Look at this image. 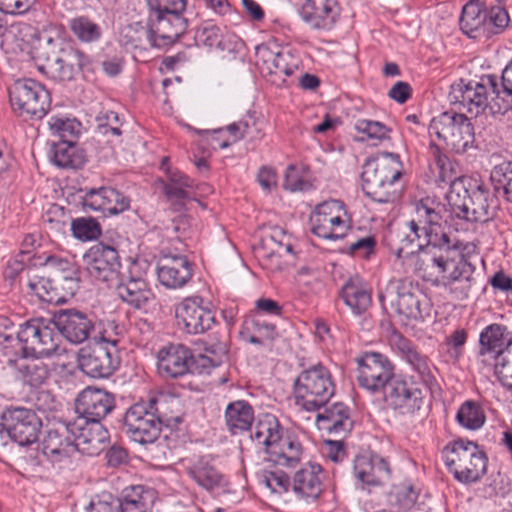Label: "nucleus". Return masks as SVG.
<instances>
[{
    "label": "nucleus",
    "instance_id": "49530a36",
    "mask_svg": "<svg viewBox=\"0 0 512 512\" xmlns=\"http://www.w3.org/2000/svg\"><path fill=\"white\" fill-rule=\"evenodd\" d=\"M430 170L435 176V182L441 184H449L464 177L458 176L450 159L441 151L440 147L435 143L429 145Z\"/></svg>",
    "mask_w": 512,
    "mask_h": 512
},
{
    "label": "nucleus",
    "instance_id": "0e129e2a",
    "mask_svg": "<svg viewBox=\"0 0 512 512\" xmlns=\"http://www.w3.org/2000/svg\"><path fill=\"white\" fill-rule=\"evenodd\" d=\"M355 129L367 136L368 139L384 140L389 138L391 131L386 125L379 121L358 119L355 123Z\"/></svg>",
    "mask_w": 512,
    "mask_h": 512
},
{
    "label": "nucleus",
    "instance_id": "5701e85b",
    "mask_svg": "<svg viewBox=\"0 0 512 512\" xmlns=\"http://www.w3.org/2000/svg\"><path fill=\"white\" fill-rule=\"evenodd\" d=\"M193 354L183 344L170 343L157 353V369L164 378L176 379L192 373Z\"/></svg>",
    "mask_w": 512,
    "mask_h": 512
},
{
    "label": "nucleus",
    "instance_id": "423d86ee",
    "mask_svg": "<svg viewBox=\"0 0 512 512\" xmlns=\"http://www.w3.org/2000/svg\"><path fill=\"white\" fill-rule=\"evenodd\" d=\"M441 455L448 470L462 483L476 482L486 473V454L473 441L454 440Z\"/></svg>",
    "mask_w": 512,
    "mask_h": 512
},
{
    "label": "nucleus",
    "instance_id": "f257e3e1",
    "mask_svg": "<svg viewBox=\"0 0 512 512\" xmlns=\"http://www.w3.org/2000/svg\"><path fill=\"white\" fill-rule=\"evenodd\" d=\"M444 212V205L429 198L416 201L405 224L407 230L391 231L387 243L401 265L416 260L415 271L434 276L433 285L462 301L476 284V267L462 253L453 251L456 243L446 231Z\"/></svg>",
    "mask_w": 512,
    "mask_h": 512
},
{
    "label": "nucleus",
    "instance_id": "f03ea898",
    "mask_svg": "<svg viewBox=\"0 0 512 512\" xmlns=\"http://www.w3.org/2000/svg\"><path fill=\"white\" fill-rule=\"evenodd\" d=\"M402 176L400 156L392 152L378 153L368 158L361 173L362 190L378 203H395L400 198L399 179Z\"/></svg>",
    "mask_w": 512,
    "mask_h": 512
},
{
    "label": "nucleus",
    "instance_id": "a878e982",
    "mask_svg": "<svg viewBox=\"0 0 512 512\" xmlns=\"http://www.w3.org/2000/svg\"><path fill=\"white\" fill-rule=\"evenodd\" d=\"M341 6L338 0H304L300 16L315 30H331L338 21Z\"/></svg>",
    "mask_w": 512,
    "mask_h": 512
},
{
    "label": "nucleus",
    "instance_id": "c756f323",
    "mask_svg": "<svg viewBox=\"0 0 512 512\" xmlns=\"http://www.w3.org/2000/svg\"><path fill=\"white\" fill-rule=\"evenodd\" d=\"M304 449L298 437L289 430L285 435L270 448L268 461L276 466L284 468H295L302 460Z\"/></svg>",
    "mask_w": 512,
    "mask_h": 512
},
{
    "label": "nucleus",
    "instance_id": "4468645a",
    "mask_svg": "<svg viewBox=\"0 0 512 512\" xmlns=\"http://www.w3.org/2000/svg\"><path fill=\"white\" fill-rule=\"evenodd\" d=\"M388 343L392 351L417 374L420 383L432 391L437 385V368L430 358L396 330L390 334Z\"/></svg>",
    "mask_w": 512,
    "mask_h": 512
},
{
    "label": "nucleus",
    "instance_id": "393cba45",
    "mask_svg": "<svg viewBox=\"0 0 512 512\" xmlns=\"http://www.w3.org/2000/svg\"><path fill=\"white\" fill-rule=\"evenodd\" d=\"M82 205L104 216L117 215L130 208V199L114 188L100 187L88 190L82 197Z\"/></svg>",
    "mask_w": 512,
    "mask_h": 512
},
{
    "label": "nucleus",
    "instance_id": "3c124183",
    "mask_svg": "<svg viewBox=\"0 0 512 512\" xmlns=\"http://www.w3.org/2000/svg\"><path fill=\"white\" fill-rule=\"evenodd\" d=\"M471 179L463 178L456 180L449 185V191L446 194V200L451 208L452 213L459 219H462L460 214L467 213L469 198L471 192Z\"/></svg>",
    "mask_w": 512,
    "mask_h": 512
},
{
    "label": "nucleus",
    "instance_id": "79ce46f5",
    "mask_svg": "<svg viewBox=\"0 0 512 512\" xmlns=\"http://www.w3.org/2000/svg\"><path fill=\"white\" fill-rule=\"evenodd\" d=\"M146 401L160 420L161 427L166 426L173 429L182 422L180 400L178 398L160 395L159 397H151Z\"/></svg>",
    "mask_w": 512,
    "mask_h": 512
},
{
    "label": "nucleus",
    "instance_id": "72a5a7b5",
    "mask_svg": "<svg viewBox=\"0 0 512 512\" xmlns=\"http://www.w3.org/2000/svg\"><path fill=\"white\" fill-rule=\"evenodd\" d=\"M353 472L362 484L377 486L390 471L387 461L383 458L359 455L354 459Z\"/></svg>",
    "mask_w": 512,
    "mask_h": 512
},
{
    "label": "nucleus",
    "instance_id": "39448f33",
    "mask_svg": "<svg viewBox=\"0 0 512 512\" xmlns=\"http://www.w3.org/2000/svg\"><path fill=\"white\" fill-rule=\"evenodd\" d=\"M295 405L307 412L324 407L335 393L330 371L321 363L304 369L293 384Z\"/></svg>",
    "mask_w": 512,
    "mask_h": 512
},
{
    "label": "nucleus",
    "instance_id": "cd10ccee",
    "mask_svg": "<svg viewBox=\"0 0 512 512\" xmlns=\"http://www.w3.org/2000/svg\"><path fill=\"white\" fill-rule=\"evenodd\" d=\"M193 270L186 256H166L157 268L159 282L170 289L185 286L191 280Z\"/></svg>",
    "mask_w": 512,
    "mask_h": 512
},
{
    "label": "nucleus",
    "instance_id": "ea45409f",
    "mask_svg": "<svg viewBox=\"0 0 512 512\" xmlns=\"http://www.w3.org/2000/svg\"><path fill=\"white\" fill-rule=\"evenodd\" d=\"M30 290L43 302L49 304L65 303L68 297L75 294V290H68L64 282L55 281L50 276L40 277L37 281H29Z\"/></svg>",
    "mask_w": 512,
    "mask_h": 512
},
{
    "label": "nucleus",
    "instance_id": "0eeeda50",
    "mask_svg": "<svg viewBox=\"0 0 512 512\" xmlns=\"http://www.w3.org/2000/svg\"><path fill=\"white\" fill-rule=\"evenodd\" d=\"M17 339L25 357L37 359L59 355L60 336L55 321L32 318L20 325Z\"/></svg>",
    "mask_w": 512,
    "mask_h": 512
},
{
    "label": "nucleus",
    "instance_id": "37998d69",
    "mask_svg": "<svg viewBox=\"0 0 512 512\" xmlns=\"http://www.w3.org/2000/svg\"><path fill=\"white\" fill-rule=\"evenodd\" d=\"M459 25L470 38L489 37L486 16L478 4L469 2L463 7Z\"/></svg>",
    "mask_w": 512,
    "mask_h": 512
},
{
    "label": "nucleus",
    "instance_id": "603ef678",
    "mask_svg": "<svg viewBox=\"0 0 512 512\" xmlns=\"http://www.w3.org/2000/svg\"><path fill=\"white\" fill-rule=\"evenodd\" d=\"M455 419L461 427L475 431L485 424L486 416L479 403L467 400L459 407Z\"/></svg>",
    "mask_w": 512,
    "mask_h": 512
},
{
    "label": "nucleus",
    "instance_id": "a211bd4d",
    "mask_svg": "<svg viewBox=\"0 0 512 512\" xmlns=\"http://www.w3.org/2000/svg\"><path fill=\"white\" fill-rule=\"evenodd\" d=\"M139 266L138 260H132L128 272H122L119 280L112 285L120 299L136 309L145 308L154 298L152 290L138 271Z\"/></svg>",
    "mask_w": 512,
    "mask_h": 512
},
{
    "label": "nucleus",
    "instance_id": "e433bc0d",
    "mask_svg": "<svg viewBox=\"0 0 512 512\" xmlns=\"http://www.w3.org/2000/svg\"><path fill=\"white\" fill-rule=\"evenodd\" d=\"M157 499L156 491L145 485H132L123 489L118 500L121 512H148Z\"/></svg>",
    "mask_w": 512,
    "mask_h": 512
},
{
    "label": "nucleus",
    "instance_id": "9b49d317",
    "mask_svg": "<svg viewBox=\"0 0 512 512\" xmlns=\"http://www.w3.org/2000/svg\"><path fill=\"white\" fill-rule=\"evenodd\" d=\"M429 133L443 140L457 154L465 153L475 140L470 119L454 111H445L434 117L429 125Z\"/></svg>",
    "mask_w": 512,
    "mask_h": 512
},
{
    "label": "nucleus",
    "instance_id": "20e7f679",
    "mask_svg": "<svg viewBox=\"0 0 512 512\" xmlns=\"http://www.w3.org/2000/svg\"><path fill=\"white\" fill-rule=\"evenodd\" d=\"M378 299L384 310L389 304L404 325L423 322L429 316L430 306L425 296L407 280H390L378 293Z\"/></svg>",
    "mask_w": 512,
    "mask_h": 512
},
{
    "label": "nucleus",
    "instance_id": "b1692460",
    "mask_svg": "<svg viewBox=\"0 0 512 512\" xmlns=\"http://www.w3.org/2000/svg\"><path fill=\"white\" fill-rule=\"evenodd\" d=\"M57 332L72 344H81L88 340L94 330L93 319L77 309L61 310L54 316Z\"/></svg>",
    "mask_w": 512,
    "mask_h": 512
},
{
    "label": "nucleus",
    "instance_id": "473e14b6",
    "mask_svg": "<svg viewBox=\"0 0 512 512\" xmlns=\"http://www.w3.org/2000/svg\"><path fill=\"white\" fill-rule=\"evenodd\" d=\"M183 466L187 475L206 490H212L220 484L221 474L209 455L184 460Z\"/></svg>",
    "mask_w": 512,
    "mask_h": 512
},
{
    "label": "nucleus",
    "instance_id": "bf43d9fd",
    "mask_svg": "<svg viewBox=\"0 0 512 512\" xmlns=\"http://www.w3.org/2000/svg\"><path fill=\"white\" fill-rule=\"evenodd\" d=\"M484 13L489 37L503 32L510 22L509 14L501 1H497V4L485 8Z\"/></svg>",
    "mask_w": 512,
    "mask_h": 512
},
{
    "label": "nucleus",
    "instance_id": "5fc2aeb1",
    "mask_svg": "<svg viewBox=\"0 0 512 512\" xmlns=\"http://www.w3.org/2000/svg\"><path fill=\"white\" fill-rule=\"evenodd\" d=\"M48 125L53 135L58 136L60 140L71 139V142H76L82 128L80 121L66 115L50 117Z\"/></svg>",
    "mask_w": 512,
    "mask_h": 512
},
{
    "label": "nucleus",
    "instance_id": "f8f14e48",
    "mask_svg": "<svg viewBox=\"0 0 512 512\" xmlns=\"http://www.w3.org/2000/svg\"><path fill=\"white\" fill-rule=\"evenodd\" d=\"M355 361L357 383L371 394H380L396 376L395 365L380 352H365Z\"/></svg>",
    "mask_w": 512,
    "mask_h": 512
},
{
    "label": "nucleus",
    "instance_id": "ddd939ff",
    "mask_svg": "<svg viewBox=\"0 0 512 512\" xmlns=\"http://www.w3.org/2000/svg\"><path fill=\"white\" fill-rule=\"evenodd\" d=\"M123 430L134 442L146 445L154 443L160 436V420L146 400L131 405L123 418Z\"/></svg>",
    "mask_w": 512,
    "mask_h": 512
},
{
    "label": "nucleus",
    "instance_id": "dca6fc26",
    "mask_svg": "<svg viewBox=\"0 0 512 512\" xmlns=\"http://www.w3.org/2000/svg\"><path fill=\"white\" fill-rule=\"evenodd\" d=\"M380 394H383L387 407L400 416L415 415L424 403L422 390L400 375L395 376Z\"/></svg>",
    "mask_w": 512,
    "mask_h": 512
},
{
    "label": "nucleus",
    "instance_id": "8fccbe9b",
    "mask_svg": "<svg viewBox=\"0 0 512 512\" xmlns=\"http://www.w3.org/2000/svg\"><path fill=\"white\" fill-rule=\"evenodd\" d=\"M121 35L123 43L132 48L145 49L146 45L151 48H158L150 20H148L147 25H143L141 22H134L127 25L122 30Z\"/></svg>",
    "mask_w": 512,
    "mask_h": 512
},
{
    "label": "nucleus",
    "instance_id": "69168bd1",
    "mask_svg": "<svg viewBox=\"0 0 512 512\" xmlns=\"http://www.w3.org/2000/svg\"><path fill=\"white\" fill-rule=\"evenodd\" d=\"M98 131L103 134H112L119 137L122 131L119 126V116L112 110H101L96 116Z\"/></svg>",
    "mask_w": 512,
    "mask_h": 512
},
{
    "label": "nucleus",
    "instance_id": "680f3d73",
    "mask_svg": "<svg viewBox=\"0 0 512 512\" xmlns=\"http://www.w3.org/2000/svg\"><path fill=\"white\" fill-rule=\"evenodd\" d=\"M221 30L211 22H205L199 26L194 34L195 43L197 46L204 47H221Z\"/></svg>",
    "mask_w": 512,
    "mask_h": 512
},
{
    "label": "nucleus",
    "instance_id": "c03bdc74",
    "mask_svg": "<svg viewBox=\"0 0 512 512\" xmlns=\"http://www.w3.org/2000/svg\"><path fill=\"white\" fill-rule=\"evenodd\" d=\"M44 266L48 276L55 278V281L64 282L68 290H76L79 281V270L77 266L66 258L55 255L47 256Z\"/></svg>",
    "mask_w": 512,
    "mask_h": 512
},
{
    "label": "nucleus",
    "instance_id": "338daca9",
    "mask_svg": "<svg viewBox=\"0 0 512 512\" xmlns=\"http://www.w3.org/2000/svg\"><path fill=\"white\" fill-rule=\"evenodd\" d=\"M87 512H121V504L118 497L103 492L91 500Z\"/></svg>",
    "mask_w": 512,
    "mask_h": 512
},
{
    "label": "nucleus",
    "instance_id": "6e6d98bb",
    "mask_svg": "<svg viewBox=\"0 0 512 512\" xmlns=\"http://www.w3.org/2000/svg\"><path fill=\"white\" fill-rule=\"evenodd\" d=\"M271 74L291 76L299 68V60L287 50H280L276 53L269 52L265 59Z\"/></svg>",
    "mask_w": 512,
    "mask_h": 512
},
{
    "label": "nucleus",
    "instance_id": "6ab92c4d",
    "mask_svg": "<svg viewBox=\"0 0 512 512\" xmlns=\"http://www.w3.org/2000/svg\"><path fill=\"white\" fill-rule=\"evenodd\" d=\"M116 407L115 396L105 389L88 386L75 399L76 418L102 421Z\"/></svg>",
    "mask_w": 512,
    "mask_h": 512
},
{
    "label": "nucleus",
    "instance_id": "2eb2a0df",
    "mask_svg": "<svg viewBox=\"0 0 512 512\" xmlns=\"http://www.w3.org/2000/svg\"><path fill=\"white\" fill-rule=\"evenodd\" d=\"M83 263L89 276L112 287L122 274L120 255L113 246L99 242L83 255Z\"/></svg>",
    "mask_w": 512,
    "mask_h": 512
},
{
    "label": "nucleus",
    "instance_id": "7c9ffc66",
    "mask_svg": "<svg viewBox=\"0 0 512 512\" xmlns=\"http://www.w3.org/2000/svg\"><path fill=\"white\" fill-rule=\"evenodd\" d=\"M497 199L483 184L471 191L467 213L460 214L468 222H487L494 217Z\"/></svg>",
    "mask_w": 512,
    "mask_h": 512
},
{
    "label": "nucleus",
    "instance_id": "774afa93",
    "mask_svg": "<svg viewBox=\"0 0 512 512\" xmlns=\"http://www.w3.org/2000/svg\"><path fill=\"white\" fill-rule=\"evenodd\" d=\"M204 351L224 362L228 358L229 340L228 336L223 333L217 332L204 342Z\"/></svg>",
    "mask_w": 512,
    "mask_h": 512
},
{
    "label": "nucleus",
    "instance_id": "f3484780",
    "mask_svg": "<svg viewBox=\"0 0 512 512\" xmlns=\"http://www.w3.org/2000/svg\"><path fill=\"white\" fill-rule=\"evenodd\" d=\"M1 420L12 435V441L20 446H29L38 441L42 420L33 409L8 406L1 413Z\"/></svg>",
    "mask_w": 512,
    "mask_h": 512
},
{
    "label": "nucleus",
    "instance_id": "9d476101",
    "mask_svg": "<svg viewBox=\"0 0 512 512\" xmlns=\"http://www.w3.org/2000/svg\"><path fill=\"white\" fill-rule=\"evenodd\" d=\"M119 339L106 337L105 333L91 347L82 348L78 364L83 373L95 379H107L119 368Z\"/></svg>",
    "mask_w": 512,
    "mask_h": 512
},
{
    "label": "nucleus",
    "instance_id": "bb28decb",
    "mask_svg": "<svg viewBox=\"0 0 512 512\" xmlns=\"http://www.w3.org/2000/svg\"><path fill=\"white\" fill-rule=\"evenodd\" d=\"M149 20L159 49L175 43L188 27L183 13L150 14Z\"/></svg>",
    "mask_w": 512,
    "mask_h": 512
},
{
    "label": "nucleus",
    "instance_id": "1a4fd4ad",
    "mask_svg": "<svg viewBox=\"0 0 512 512\" xmlns=\"http://www.w3.org/2000/svg\"><path fill=\"white\" fill-rule=\"evenodd\" d=\"M9 100L14 113L24 121L42 119L51 104L49 91L30 78L19 79L12 84Z\"/></svg>",
    "mask_w": 512,
    "mask_h": 512
},
{
    "label": "nucleus",
    "instance_id": "7ed1b4c3",
    "mask_svg": "<svg viewBox=\"0 0 512 512\" xmlns=\"http://www.w3.org/2000/svg\"><path fill=\"white\" fill-rule=\"evenodd\" d=\"M502 90L495 75H483L479 79H459L450 86L448 99L450 104L458 106L467 113L478 117L489 113L502 116L508 111H498V97Z\"/></svg>",
    "mask_w": 512,
    "mask_h": 512
},
{
    "label": "nucleus",
    "instance_id": "6e6552de",
    "mask_svg": "<svg viewBox=\"0 0 512 512\" xmlns=\"http://www.w3.org/2000/svg\"><path fill=\"white\" fill-rule=\"evenodd\" d=\"M91 59L72 44L61 42L53 47L38 65L40 72L56 82L74 80L81 72L89 70Z\"/></svg>",
    "mask_w": 512,
    "mask_h": 512
},
{
    "label": "nucleus",
    "instance_id": "09e8293b",
    "mask_svg": "<svg viewBox=\"0 0 512 512\" xmlns=\"http://www.w3.org/2000/svg\"><path fill=\"white\" fill-rule=\"evenodd\" d=\"M342 203L338 200L325 201L319 204L310 217L311 232L320 238L328 240L333 235L331 212L340 211Z\"/></svg>",
    "mask_w": 512,
    "mask_h": 512
},
{
    "label": "nucleus",
    "instance_id": "e2e57ef3",
    "mask_svg": "<svg viewBox=\"0 0 512 512\" xmlns=\"http://www.w3.org/2000/svg\"><path fill=\"white\" fill-rule=\"evenodd\" d=\"M73 236L82 241L93 240L101 234L99 223L92 218H77L72 221Z\"/></svg>",
    "mask_w": 512,
    "mask_h": 512
},
{
    "label": "nucleus",
    "instance_id": "4d7b16f0",
    "mask_svg": "<svg viewBox=\"0 0 512 512\" xmlns=\"http://www.w3.org/2000/svg\"><path fill=\"white\" fill-rule=\"evenodd\" d=\"M491 361H493L494 376L503 387L512 390V336L504 352Z\"/></svg>",
    "mask_w": 512,
    "mask_h": 512
},
{
    "label": "nucleus",
    "instance_id": "412c9836",
    "mask_svg": "<svg viewBox=\"0 0 512 512\" xmlns=\"http://www.w3.org/2000/svg\"><path fill=\"white\" fill-rule=\"evenodd\" d=\"M72 435L75 437L78 452L96 456L103 451L110 435L102 421H85L74 418L70 421Z\"/></svg>",
    "mask_w": 512,
    "mask_h": 512
},
{
    "label": "nucleus",
    "instance_id": "4be33fe9",
    "mask_svg": "<svg viewBox=\"0 0 512 512\" xmlns=\"http://www.w3.org/2000/svg\"><path fill=\"white\" fill-rule=\"evenodd\" d=\"M42 452L52 463L63 462L78 452L70 421L49 429L42 440Z\"/></svg>",
    "mask_w": 512,
    "mask_h": 512
},
{
    "label": "nucleus",
    "instance_id": "864d4df0",
    "mask_svg": "<svg viewBox=\"0 0 512 512\" xmlns=\"http://www.w3.org/2000/svg\"><path fill=\"white\" fill-rule=\"evenodd\" d=\"M69 29L83 43H92L101 38V27L88 16H76L69 20Z\"/></svg>",
    "mask_w": 512,
    "mask_h": 512
},
{
    "label": "nucleus",
    "instance_id": "de8ad7c7",
    "mask_svg": "<svg viewBox=\"0 0 512 512\" xmlns=\"http://www.w3.org/2000/svg\"><path fill=\"white\" fill-rule=\"evenodd\" d=\"M240 335L251 344L263 345L264 340H273L276 337V326L261 320L258 315H253L244 320Z\"/></svg>",
    "mask_w": 512,
    "mask_h": 512
},
{
    "label": "nucleus",
    "instance_id": "4c0bfd02",
    "mask_svg": "<svg viewBox=\"0 0 512 512\" xmlns=\"http://www.w3.org/2000/svg\"><path fill=\"white\" fill-rule=\"evenodd\" d=\"M50 160L60 168H81L86 162L85 151L77 146L71 139L53 142L49 150Z\"/></svg>",
    "mask_w": 512,
    "mask_h": 512
},
{
    "label": "nucleus",
    "instance_id": "c9c22d12",
    "mask_svg": "<svg viewBox=\"0 0 512 512\" xmlns=\"http://www.w3.org/2000/svg\"><path fill=\"white\" fill-rule=\"evenodd\" d=\"M7 365L14 372L17 380L34 388L45 384L50 375L47 364L39 360L9 359Z\"/></svg>",
    "mask_w": 512,
    "mask_h": 512
},
{
    "label": "nucleus",
    "instance_id": "a18cd8bd",
    "mask_svg": "<svg viewBox=\"0 0 512 512\" xmlns=\"http://www.w3.org/2000/svg\"><path fill=\"white\" fill-rule=\"evenodd\" d=\"M286 430L282 427L275 416L266 415L260 420L251 438L258 445L263 446L266 454L285 435Z\"/></svg>",
    "mask_w": 512,
    "mask_h": 512
},
{
    "label": "nucleus",
    "instance_id": "58836bf2",
    "mask_svg": "<svg viewBox=\"0 0 512 512\" xmlns=\"http://www.w3.org/2000/svg\"><path fill=\"white\" fill-rule=\"evenodd\" d=\"M340 295L355 315L364 313L372 302L368 285L358 276L350 277L344 283Z\"/></svg>",
    "mask_w": 512,
    "mask_h": 512
},
{
    "label": "nucleus",
    "instance_id": "f704fd0d",
    "mask_svg": "<svg viewBox=\"0 0 512 512\" xmlns=\"http://www.w3.org/2000/svg\"><path fill=\"white\" fill-rule=\"evenodd\" d=\"M507 327L502 324L493 323L486 326L479 335V355L483 361H491L508 346L510 337L506 335Z\"/></svg>",
    "mask_w": 512,
    "mask_h": 512
},
{
    "label": "nucleus",
    "instance_id": "aec40b11",
    "mask_svg": "<svg viewBox=\"0 0 512 512\" xmlns=\"http://www.w3.org/2000/svg\"><path fill=\"white\" fill-rule=\"evenodd\" d=\"M202 303L201 297H187L176 307L178 323L188 334H203L215 324L214 312L204 307Z\"/></svg>",
    "mask_w": 512,
    "mask_h": 512
},
{
    "label": "nucleus",
    "instance_id": "13d9d810",
    "mask_svg": "<svg viewBox=\"0 0 512 512\" xmlns=\"http://www.w3.org/2000/svg\"><path fill=\"white\" fill-rule=\"evenodd\" d=\"M257 479L260 485L280 495L286 493L291 485L290 477L284 471L278 469H264L257 473Z\"/></svg>",
    "mask_w": 512,
    "mask_h": 512
},
{
    "label": "nucleus",
    "instance_id": "c85d7f7f",
    "mask_svg": "<svg viewBox=\"0 0 512 512\" xmlns=\"http://www.w3.org/2000/svg\"><path fill=\"white\" fill-rule=\"evenodd\" d=\"M323 479L324 474L321 465L307 463L294 474L293 491L307 501L314 502L324 490Z\"/></svg>",
    "mask_w": 512,
    "mask_h": 512
},
{
    "label": "nucleus",
    "instance_id": "2f4dec72",
    "mask_svg": "<svg viewBox=\"0 0 512 512\" xmlns=\"http://www.w3.org/2000/svg\"><path fill=\"white\" fill-rule=\"evenodd\" d=\"M316 421L320 427L335 436H345L354 426L350 409L342 402H336L318 413Z\"/></svg>",
    "mask_w": 512,
    "mask_h": 512
},
{
    "label": "nucleus",
    "instance_id": "a19ab883",
    "mask_svg": "<svg viewBox=\"0 0 512 512\" xmlns=\"http://www.w3.org/2000/svg\"><path fill=\"white\" fill-rule=\"evenodd\" d=\"M225 424L232 435H238L251 429L255 420L254 409L246 400L230 402L224 413Z\"/></svg>",
    "mask_w": 512,
    "mask_h": 512
},
{
    "label": "nucleus",
    "instance_id": "052dcab7",
    "mask_svg": "<svg viewBox=\"0 0 512 512\" xmlns=\"http://www.w3.org/2000/svg\"><path fill=\"white\" fill-rule=\"evenodd\" d=\"M490 179L496 191L502 190L506 199L512 202V162H503L493 168Z\"/></svg>",
    "mask_w": 512,
    "mask_h": 512
}]
</instances>
